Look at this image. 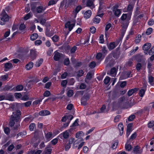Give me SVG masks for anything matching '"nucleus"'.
<instances>
[{
	"mask_svg": "<svg viewBox=\"0 0 154 154\" xmlns=\"http://www.w3.org/2000/svg\"><path fill=\"white\" fill-rule=\"evenodd\" d=\"M71 144L72 143H70L69 142L67 143L65 146V149L66 151H68L70 148L71 147Z\"/></svg>",
	"mask_w": 154,
	"mask_h": 154,
	"instance_id": "59",
	"label": "nucleus"
},
{
	"mask_svg": "<svg viewBox=\"0 0 154 154\" xmlns=\"http://www.w3.org/2000/svg\"><path fill=\"white\" fill-rule=\"evenodd\" d=\"M96 65L95 62L94 61H92L89 64V66L90 68H93L95 67Z\"/></svg>",
	"mask_w": 154,
	"mask_h": 154,
	"instance_id": "54",
	"label": "nucleus"
},
{
	"mask_svg": "<svg viewBox=\"0 0 154 154\" xmlns=\"http://www.w3.org/2000/svg\"><path fill=\"white\" fill-rule=\"evenodd\" d=\"M93 0H88L86 3V6L89 7L91 9H93L95 7V5L94 4Z\"/></svg>",
	"mask_w": 154,
	"mask_h": 154,
	"instance_id": "14",
	"label": "nucleus"
},
{
	"mask_svg": "<svg viewBox=\"0 0 154 154\" xmlns=\"http://www.w3.org/2000/svg\"><path fill=\"white\" fill-rule=\"evenodd\" d=\"M148 127L149 128L152 127V129L154 130V122L153 121H150L148 124Z\"/></svg>",
	"mask_w": 154,
	"mask_h": 154,
	"instance_id": "42",
	"label": "nucleus"
},
{
	"mask_svg": "<svg viewBox=\"0 0 154 154\" xmlns=\"http://www.w3.org/2000/svg\"><path fill=\"white\" fill-rule=\"evenodd\" d=\"M60 57V54L57 51H56L54 52V59L56 61L59 60Z\"/></svg>",
	"mask_w": 154,
	"mask_h": 154,
	"instance_id": "27",
	"label": "nucleus"
},
{
	"mask_svg": "<svg viewBox=\"0 0 154 154\" xmlns=\"http://www.w3.org/2000/svg\"><path fill=\"white\" fill-rule=\"evenodd\" d=\"M60 136L63 137L64 138H67L69 136V133L67 131H66L61 134Z\"/></svg>",
	"mask_w": 154,
	"mask_h": 154,
	"instance_id": "34",
	"label": "nucleus"
},
{
	"mask_svg": "<svg viewBox=\"0 0 154 154\" xmlns=\"http://www.w3.org/2000/svg\"><path fill=\"white\" fill-rule=\"evenodd\" d=\"M151 44L150 43H146L143 46V49L145 51L148 50L150 48Z\"/></svg>",
	"mask_w": 154,
	"mask_h": 154,
	"instance_id": "22",
	"label": "nucleus"
},
{
	"mask_svg": "<svg viewBox=\"0 0 154 154\" xmlns=\"http://www.w3.org/2000/svg\"><path fill=\"white\" fill-rule=\"evenodd\" d=\"M32 16V14L30 13H29L26 14V15L24 17V19L25 20H27L29 19L30 17Z\"/></svg>",
	"mask_w": 154,
	"mask_h": 154,
	"instance_id": "40",
	"label": "nucleus"
},
{
	"mask_svg": "<svg viewBox=\"0 0 154 154\" xmlns=\"http://www.w3.org/2000/svg\"><path fill=\"white\" fill-rule=\"evenodd\" d=\"M52 134L51 132H48L45 134V137L47 140L49 141L52 138Z\"/></svg>",
	"mask_w": 154,
	"mask_h": 154,
	"instance_id": "23",
	"label": "nucleus"
},
{
	"mask_svg": "<svg viewBox=\"0 0 154 154\" xmlns=\"http://www.w3.org/2000/svg\"><path fill=\"white\" fill-rule=\"evenodd\" d=\"M99 6L97 12L98 16L101 17L103 15V12L106 8V5L104 1H99Z\"/></svg>",
	"mask_w": 154,
	"mask_h": 154,
	"instance_id": "3",
	"label": "nucleus"
},
{
	"mask_svg": "<svg viewBox=\"0 0 154 154\" xmlns=\"http://www.w3.org/2000/svg\"><path fill=\"white\" fill-rule=\"evenodd\" d=\"M131 13L130 12L129 13L123 14L121 17V19L123 21L125 20L126 24L125 26L122 25V27L124 28L127 27L128 23V21L130 20Z\"/></svg>",
	"mask_w": 154,
	"mask_h": 154,
	"instance_id": "4",
	"label": "nucleus"
},
{
	"mask_svg": "<svg viewBox=\"0 0 154 154\" xmlns=\"http://www.w3.org/2000/svg\"><path fill=\"white\" fill-rule=\"evenodd\" d=\"M35 127V125L34 123L31 124L29 127V128L30 131H33Z\"/></svg>",
	"mask_w": 154,
	"mask_h": 154,
	"instance_id": "39",
	"label": "nucleus"
},
{
	"mask_svg": "<svg viewBox=\"0 0 154 154\" xmlns=\"http://www.w3.org/2000/svg\"><path fill=\"white\" fill-rule=\"evenodd\" d=\"M69 63V58H66L64 61V64L65 65H67Z\"/></svg>",
	"mask_w": 154,
	"mask_h": 154,
	"instance_id": "64",
	"label": "nucleus"
},
{
	"mask_svg": "<svg viewBox=\"0 0 154 154\" xmlns=\"http://www.w3.org/2000/svg\"><path fill=\"white\" fill-rule=\"evenodd\" d=\"M52 151L51 149H48L47 147L45 149V154H50Z\"/></svg>",
	"mask_w": 154,
	"mask_h": 154,
	"instance_id": "46",
	"label": "nucleus"
},
{
	"mask_svg": "<svg viewBox=\"0 0 154 154\" xmlns=\"http://www.w3.org/2000/svg\"><path fill=\"white\" fill-rule=\"evenodd\" d=\"M38 37V35L36 33L33 34L30 37V39L32 41L35 40Z\"/></svg>",
	"mask_w": 154,
	"mask_h": 154,
	"instance_id": "35",
	"label": "nucleus"
},
{
	"mask_svg": "<svg viewBox=\"0 0 154 154\" xmlns=\"http://www.w3.org/2000/svg\"><path fill=\"white\" fill-rule=\"evenodd\" d=\"M4 131L5 133L7 134H8L10 132V130L9 128L6 127H4Z\"/></svg>",
	"mask_w": 154,
	"mask_h": 154,
	"instance_id": "51",
	"label": "nucleus"
},
{
	"mask_svg": "<svg viewBox=\"0 0 154 154\" xmlns=\"http://www.w3.org/2000/svg\"><path fill=\"white\" fill-rule=\"evenodd\" d=\"M98 17L99 16L97 14V15L94 18L93 21L94 23H97L100 22V19Z\"/></svg>",
	"mask_w": 154,
	"mask_h": 154,
	"instance_id": "36",
	"label": "nucleus"
},
{
	"mask_svg": "<svg viewBox=\"0 0 154 154\" xmlns=\"http://www.w3.org/2000/svg\"><path fill=\"white\" fill-rule=\"evenodd\" d=\"M42 99L37 100L33 102V105H37L39 104L40 103L42 102Z\"/></svg>",
	"mask_w": 154,
	"mask_h": 154,
	"instance_id": "58",
	"label": "nucleus"
},
{
	"mask_svg": "<svg viewBox=\"0 0 154 154\" xmlns=\"http://www.w3.org/2000/svg\"><path fill=\"white\" fill-rule=\"evenodd\" d=\"M83 141V139L82 138L80 140H75L74 138L72 137L69 139L68 142L72 144V147L73 149L78 148V149H79L84 144L85 142Z\"/></svg>",
	"mask_w": 154,
	"mask_h": 154,
	"instance_id": "1",
	"label": "nucleus"
},
{
	"mask_svg": "<svg viewBox=\"0 0 154 154\" xmlns=\"http://www.w3.org/2000/svg\"><path fill=\"white\" fill-rule=\"evenodd\" d=\"M117 73L116 69L115 68H113L111 69L110 75L112 77H115L116 76Z\"/></svg>",
	"mask_w": 154,
	"mask_h": 154,
	"instance_id": "21",
	"label": "nucleus"
},
{
	"mask_svg": "<svg viewBox=\"0 0 154 154\" xmlns=\"http://www.w3.org/2000/svg\"><path fill=\"white\" fill-rule=\"evenodd\" d=\"M112 25L110 23H108L107 24L105 27V35L106 38H108L109 34L108 32V30L111 27Z\"/></svg>",
	"mask_w": 154,
	"mask_h": 154,
	"instance_id": "13",
	"label": "nucleus"
},
{
	"mask_svg": "<svg viewBox=\"0 0 154 154\" xmlns=\"http://www.w3.org/2000/svg\"><path fill=\"white\" fill-rule=\"evenodd\" d=\"M89 98V95L87 94L84 95L81 99V103L82 105L85 106L86 104L87 100Z\"/></svg>",
	"mask_w": 154,
	"mask_h": 154,
	"instance_id": "10",
	"label": "nucleus"
},
{
	"mask_svg": "<svg viewBox=\"0 0 154 154\" xmlns=\"http://www.w3.org/2000/svg\"><path fill=\"white\" fill-rule=\"evenodd\" d=\"M152 28H149L146 30V34L147 35H149L152 32Z\"/></svg>",
	"mask_w": 154,
	"mask_h": 154,
	"instance_id": "50",
	"label": "nucleus"
},
{
	"mask_svg": "<svg viewBox=\"0 0 154 154\" xmlns=\"http://www.w3.org/2000/svg\"><path fill=\"white\" fill-rule=\"evenodd\" d=\"M1 15L2 17H0V24L3 25L6 22L8 21L9 17L5 12L2 13Z\"/></svg>",
	"mask_w": 154,
	"mask_h": 154,
	"instance_id": "7",
	"label": "nucleus"
},
{
	"mask_svg": "<svg viewBox=\"0 0 154 154\" xmlns=\"http://www.w3.org/2000/svg\"><path fill=\"white\" fill-rule=\"evenodd\" d=\"M118 142L116 141L112 144V147L113 149H115L116 148L118 145Z\"/></svg>",
	"mask_w": 154,
	"mask_h": 154,
	"instance_id": "57",
	"label": "nucleus"
},
{
	"mask_svg": "<svg viewBox=\"0 0 154 154\" xmlns=\"http://www.w3.org/2000/svg\"><path fill=\"white\" fill-rule=\"evenodd\" d=\"M132 124L131 123L129 124L127 126V130L132 131Z\"/></svg>",
	"mask_w": 154,
	"mask_h": 154,
	"instance_id": "61",
	"label": "nucleus"
},
{
	"mask_svg": "<svg viewBox=\"0 0 154 154\" xmlns=\"http://www.w3.org/2000/svg\"><path fill=\"white\" fill-rule=\"evenodd\" d=\"M58 0H51L48 3V5H51L55 4Z\"/></svg>",
	"mask_w": 154,
	"mask_h": 154,
	"instance_id": "49",
	"label": "nucleus"
},
{
	"mask_svg": "<svg viewBox=\"0 0 154 154\" xmlns=\"http://www.w3.org/2000/svg\"><path fill=\"white\" fill-rule=\"evenodd\" d=\"M141 36L140 35H138L135 38L134 42L135 43L137 44L139 43L140 41Z\"/></svg>",
	"mask_w": 154,
	"mask_h": 154,
	"instance_id": "33",
	"label": "nucleus"
},
{
	"mask_svg": "<svg viewBox=\"0 0 154 154\" xmlns=\"http://www.w3.org/2000/svg\"><path fill=\"white\" fill-rule=\"evenodd\" d=\"M14 96L16 98H19L22 97V94L20 93H16L14 94Z\"/></svg>",
	"mask_w": 154,
	"mask_h": 154,
	"instance_id": "55",
	"label": "nucleus"
},
{
	"mask_svg": "<svg viewBox=\"0 0 154 154\" xmlns=\"http://www.w3.org/2000/svg\"><path fill=\"white\" fill-rule=\"evenodd\" d=\"M136 89H131L129 90L128 93V96H130L132 95V94L134 92L136 91Z\"/></svg>",
	"mask_w": 154,
	"mask_h": 154,
	"instance_id": "41",
	"label": "nucleus"
},
{
	"mask_svg": "<svg viewBox=\"0 0 154 154\" xmlns=\"http://www.w3.org/2000/svg\"><path fill=\"white\" fill-rule=\"evenodd\" d=\"M81 9V6L79 5L77 6L75 9L73 11L72 14L74 16V18H75L76 17L77 14Z\"/></svg>",
	"mask_w": 154,
	"mask_h": 154,
	"instance_id": "12",
	"label": "nucleus"
},
{
	"mask_svg": "<svg viewBox=\"0 0 154 154\" xmlns=\"http://www.w3.org/2000/svg\"><path fill=\"white\" fill-rule=\"evenodd\" d=\"M96 58L98 60H101L103 59L102 53H98L96 55Z\"/></svg>",
	"mask_w": 154,
	"mask_h": 154,
	"instance_id": "37",
	"label": "nucleus"
},
{
	"mask_svg": "<svg viewBox=\"0 0 154 154\" xmlns=\"http://www.w3.org/2000/svg\"><path fill=\"white\" fill-rule=\"evenodd\" d=\"M30 57L32 60H34L36 57V52L35 50L31 49L30 51Z\"/></svg>",
	"mask_w": 154,
	"mask_h": 154,
	"instance_id": "16",
	"label": "nucleus"
},
{
	"mask_svg": "<svg viewBox=\"0 0 154 154\" xmlns=\"http://www.w3.org/2000/svg\"><path fill=\"white\" fill-rule=\"evenodd\" d=\"M118 45V43L116 44L115 42L110 43L107 45V47L109 50H111L115 48Z\"/></svg>",
	"mask_w": 154,
	"mask_h": 154,
	"instance_id": "17",
	"label": "nucleus"
},
{
	"mask_svg": "<svg viewBox=\"0 0 154 154\" xmlns=\"http://www.w3.org/2000/svg\"><path fill=\"white\" fill-rule=\"evenodd\" d=\"M75 21H74L72 23L70 21H68L66 23L65 27L68 28L69 31H71L75 26Z\"/></svg>",
	"mask_w": 154,
	"mask_h": 154,
	"instance_id": "9",
	"label": "nucleus"
},
{
	"mask_svg": "<svg viewBox=\"0 0 154 154\" xmlns=\"http://www.w3.org/2000/svg\"><path fill=\"white\" fill-rule=\"evenodd\" d=\"M143 58V56H141L140 55H136L135 57L134 58L138 62H141V59H138V58Z\"/></svg>",
	"mask_w": 154,
	"mask_h": 154,
	"instance_id": "43",
	"label": "nucleus"
},
{
	"mask_svg": "<svg viewBox=\"0 0 154 154\" xmlns=\"http://www.w3.org/2000/svg\"><path fill=\"white\" fill-rule=\"evenodd\" d=\"M92 14L91 11L89 10L86 11L84 14V17L85 18L87 19L89 18Z\"/></svg>",
	"mask_w": 154,
	"mask_h": 154,
	"instance_id": "18",
	"label": "nucleus"
},
{
	"mask_svg": "<svg viewBox=\"0 0 154 154\" xmlns=\"http://www.w3.org/2000/svg\"><path fill=\"white\" fill-rule=\"evenodd\" d=\"M13 66L12 64L8 62L5 63L4 66L5 71H7L9 69L12 68Z\"/></svg>",
	"mask_w": 154,
	"mask_h": 154,
	"instance_id": "15",
	"label": "nucleus"
},
{
	"mask_svg": "<svg viewBox=\"0 0 154 154\" xmlns=\"http://www.w3.org/2000/svg\"><path fill=\"white\" fill-rule=\"evenodd\" d=\"M33 82L32 81H29L27 84L26 87L28 88V89H29L31 88L32 86L33 85Z\"/></svg>",
	"mask_w": 154,
	"mask_h": 154,
	"instance_id": "56",
	"label": "nucleus"
},
{
	"mask_svg": "<svg viewBox=\"0 0 154 154\" xmlns=\"http://www.w3.org/2000/svg\"><path fill=\"white\" fill-rule=\"evenodd\" d=\"M23 89V86L21 85H19L16 87H14L12 90L17 91H20L22 90Z\"/></svg>",
	"mask_w": 154,
	"mask_h": 154,
	"instance_id": "19",
	"label": "nucleus"
},
{
	"mask_svg": "<svg viewBox=\"0 0 154 154\" xmlns=\"http://www.w3.org/2000/svg\"><path fill=\"white\" fill-rule=\"evenodd\" d=\"M84 133L82 131L78 132L76 134L75 137L76 138H79L83 137L84 136Z\"/></svg>",
	"mask_w": 154,
	"mask_h": 154,
	"instance_id": "30",
	"label": "nucleus"
},
{
	"mask_svg": "<svg viewBox=\"0 0 154 154\" xmlns=\"http://www.w3.org/2000/svg\"><path fill=\"white\" fill-rule=\"evenodd\" d=\"M90 31L91 33L94 34L96 32V29L94 27L92 26L90 28Z\"/></svg>",
	"mask_w": 154,
	"mask_h": 154,
	"instance_id": "63",
	"label": "nucleus"
},
{
	"mask_svg": "<svg viewBox=\"0 0 154 154\" xmlns=\"http://www.w3.org/2000/svg\"><path fill=\"white\" fill-rule=\"evenodd\" d=\"M46 9L45 7L43 8L42 6H38L36 9L37 13H41L42 11H44Z\"/></svg>",
	"mask_w": 154,
	"mask_h": 154,
	"instance_id": "31",
	"label": "nucleus"
},
{
	"mask_svg": "<svg viewBox=\"0 0 154 154\" xmlns=\"http://www.w3.org/2000/svg\"><path fill=\"white\" fill-rule=\"evenodd\" d=\"M76 0H63L61 2L60 6L62 8H66L71 5Z\"/></svg>",
	"mask_w": 154,
	"mask_h": 154,
	"instance_id": "5",
	"label": "nucleus"
},
{
	"mask_svg": "<svg viewBox=\"0 0 154 154\" xmlns=\"http://www.w3.org/2000/svg\"><path fill=\"white\" fill-rule=\"evenodd\" d=\"M33 66V63L32 62H30L26 65L25 68L27 70H29L32 69Z\"/></svg>",
	"mask_w": 154,
	"mask_h": 154,
	"instance_id": "28",
	"label": "nucleus"
},
{
	"mask_svg": "<svg viewBox=\"0 0 154 154\" xmlns=\"http://www.w3.org/2000/svg\"><path fill=\"white\" fill-rule=\"evenodd\" d=\"M125 149L128 151H130L131 149L132 146L128 142H127L125 144Z\"/></svg>",
	"mask_w": 154,
	"mask_h": 154,
	"instance_id": "29",
	"label": "nucleus"
},
{
	"mask_svg": "<svg viewBox=\"0 0 154 154\" xmlns=\"http://www.w3.org/2000/svg\"><path fill=\"white\" fill-rule=\"evenodd\" d=\"M53 41L54 42H56L58 41L59 38V37L56 35H54L52 38Z\"/></svg>",
	"mask_w": 154,
	"mask_h": 154,
	"instance_id": "48",
	"label": "nucleus"
},
{
	"mask_svg": "<svg viewBox=\"0 0 154 154\" xmlns=\"http://www.w3.org/2000/svg\"><path fill=\"white\" fill-rule=\"evenodd\" d=\"M119 5L118 4H116L112 8V10L115 16L118 17L121 13V9H119Z\"/></svg>",
	"mask_w": 154,
	"mask_h": 154,
	"instance_id": "6",
	"label": "nucleus"
},
{
	"mask_svg": "<svg viewBox=\"0 0 154 154\" xmlns=\"http://www.w3.org/2000/svg\"><path fill=\"white\" fill-rule=\"evenodd\" d=\"M99 42L100 43H103L104 42V40L103 38V35H101L99 38Z\"/></svg>",
	"mask_w": 154,
	"mask_h": 154,
	"instance_id": "44",
	"label": "nucleus"
},
{
	"mask_svg": "<svg viewBox=\"0 0 154 154\" xmlns=\"http://www.w3.org/2000/svg\"><path fill=\"white\" fill-rule=\"evenodd\" d=\"M143 147L137 145L133 149V152L134 154H140L143 152Z\"/></svg>",
	"mask_w": 154,
	"mask_h": 154,
	"instance_id": "8",
	"label": "nucleus"
},
{
	"mask_svg": "<svg viewBox=\"0 0 154 154\" xmlns=\"http://www.w3.org/2000/svg\"><path fill=\"white\" fill-rule=\"evenodd\" d=\"M49 111L47 110H42L40 111L39 112V114L42 116H45L50 114Z\"/></svg>",
	"mask_w": 154,
	"mask_h": 154,
	"instance_id": "25",
	"label": "nucleus"
},
{
	"mask_svg": "<svg viewBox=\"0 0 154 154\" xmlns=\"http://www.w3.org/2000/svg\"><path fill=\"white\" fill-rule=\"evenodd\" d=\"M118 128L120 131V134L121 135L123 133L124 126L122 123H120L118 125Z\"/></svg>",
	"mask_w": 154,
	"mask_h": 154,
	"instance_id": "24",
	"label": "nucleus"
},
{
	"mask_svg": "<svg viewBox=\"0 0 154 154\" xmlns=\"http://www.w3.org/2000/svg\"><path fill=\"white\" fill-rule=\"evenodd\" d=\"M73 94V91L72 90H70L68 91L67 95L69 97H71Z\"/></svg>",
	"mask_w": 154,
	"mask_h": 154,
	"instance_id": "47",
	"label": "nucleus"
},
{
	"mask_svg": "<svg viewBox=\"0 0 154 154\" xmlns=\"http://www.w3.org/2000/svg\"><path fill=\"white\" fill-rule=\"evenodd\" d=\"M132 76L131 75V72L128 71L125 72L123 73L121 77V79H125L131 77Z\"/></svg>",
	"mask_w": 154,
	"mask_h": 154,
	"instance_id": "11",
	"label": "nucleus"
},
{
	"mask_svg": "<svg viewBox=\"0 0 154 154\" xmlns=\"http://www.w3.org/2000/svg\"><path fill=\"white\" fill-rule=\"evenodd\" d=\"M110 80V78L108 76H106L104 80V83L106 84H107L109 83Z\"/></svg>",
	"mask_w": 154,
	"mask_h": 154,
	"instance_id": "45",
	"label": "nucleus"
},
{
	"mask_svg": "<svg viewBox=\"0 0 154 154\" xmlns=\"http://www.w3.org/2000/svg\"><path fill=\"white\" fill-rule=\"evenodd\" d=\"M145 92V90L144 89H141L139 92V95L141 97L143 96Z\"/></svg>",
	"mask_w": 154,
	"mask_h": 154,
	"instance_id": "38",
	"label": "nucleus"
},
{
	"mask_svg": "<svg viewBox=\"0 0 154 154\" xmlns=\"http://www.w3.org/2000/svg\"><path fill=\"white\" fill-rule=\"evenodd\" d=\"M73 116L71 115H69V116H65L63 117L62 119V122H65L67 119L70 118V120H71L73 119Z\"/></svg>",
	"mask_w": 154,
	"mask_h": 154,
	"instance_id": "32",
	"label": "nucleus"
},
{
	"mask_svg": "<svg viewBox=\"0 0 154 154\" xmlns=\"http://www.w3.org/2000/svg\"><path fill=\"white\" fill-rule=\"evenodd\" d=\"M21 114V112L19 110L15 111L13 112V114L11 116V120L9 124L10 126H13L14 124L15 121H18Z\"/></svg>",
	"mask_w": 154,
	"mask_h": 154,
	"instance_id": "2",
	"label": "nucleus"
},
{
	"mask_svg": "<svg viewBox=\"0 0 154 154\" xmlns=\"http://www.w3.org/2000/svg\"><path fill=\"white\" fill-rule=\"evenodd\" d=\"M46 20L44 18H41L39 20V23L42 25H44L46 23Z\"/></svg>",
	"mask_w": 154,
	"mask_h": 154,
	"instance_id": "52",
	"label": "nucleus"
},
{
	"mask_svg": "<svg viewBox=\"0 0 154 154\" xmlns=\"http://www.w3.org/2000/svg\"><path fill=\"white\" fill-rule=\"evenodd\" d=\"M26 28L25 25L24 24H21L20 26L19 29L20 31H23Z\"/></svg>",
	"mask_w": 154,
	"mask_h": 154,
	"instance_id": "60",
	"label": "nucleus"
},
{
	"mask_svg": "<svg viewBox=\"0 0 154 154\" xmlns=\"http://www.w3.org/2000/svg\"><path fill=\"white\" fill-rule=\"evenodd\" d=\"M26 134V133L25 131H23V132H21L18 133L17 134V136H20L21 137H23Z\"/></svg>",
	"mask_w": 154,
	"mask_h": 154,
	"instance_id": "53",
	"label": "nucleus"
},
{
	"mask_svg": "<svg viewBox=\"0 0 154 154\" xmlns=\"http://www.w3.org/2000/svg\"><path fill=\"white\" fill-rule=\"evenodd\" d=\"M134 7V5H131V4H129L128 5V8L127 9V10H126L125 9H123V11L124 12H129L130 11V12H131V11L133 9Z\"/></svg>",
	"mask_w": 154,
	"mask_h": 154,
	"instance_id": "20",
	"label": "nucleus"
},
{
	"mask_svg": "<svg viewBox=\"0 0 154 154\" xmlns=\"http://www.w3.org/2000/svg\"><path fill=\"white\" fill-rule=\"evenodd\" d=\"M43 59L42 58H40L37 60L35 65L36 67H39L43 62Z\"/></svg>",
	"mask_w": 154,
	"mask_h": 154,
	"instance_id": "26",
	"label": "nucleus"
},
{
	"mask_svg": "<svg viewBox=\"0 0 154 154\" xmlns=\"http://www.w3.org/2000/svg\"><path fill=\"white\" fill-rule=\"evenodd\" d=\"M142 67L141 64L140 63H138L136 66V68L137 70H139Z\"/></svg>",
	"mask_w": 154,
	"mask_h": 154,
	"instance_id": "62",
	"label": "nucleus"
}]
</instances>
